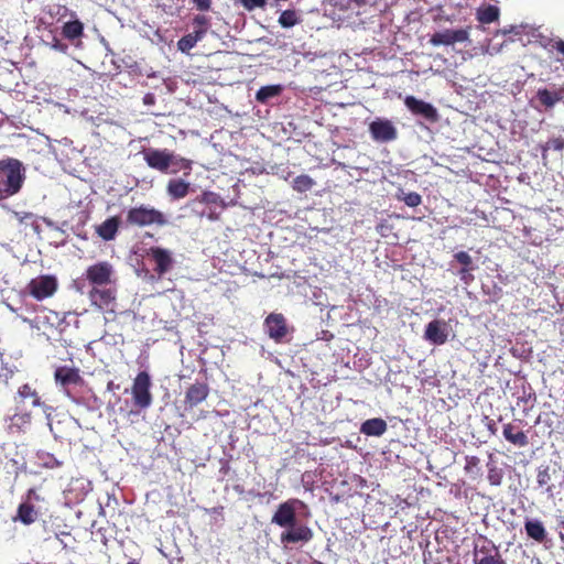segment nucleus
Instances as JSON below:
<instances>
[{"instance_id": "0eeeda50", "label": "nucleus", "mask_w": 564, "mask_h": 564, "mask_svg": "<svg viewBox=\"0 0 564 564\" xmlns=\"http://www.w3.org/2000/svg\"><path fill=\"white\" fill-rule=\"evenodd\" d=\"M369 133L373 141L388 143L398 138V130L389 119L377 118L369 123Z\"/></svg>"}, {"instance_id": "a19ab883", "label": "nucleus", "mask_w": 564, "mask_h": 564, "mask_svg": "<svg viewBox=\"0 0 564 564\" xmlns=\"http://www.w3.org/2000/svg\"><path fill=\"white\" fill-rule=\"evenodd\" d=\"M401 199L409 207H416L422 203V197L416 192L405 193Z\"/></svg>"}, {"instance_id": "bf43d9fd", "label": "nucleus", "mask_w": 564, "mask_h": 564, "mask_svg": "<svg viewBox=\"0 0 564 564\" xmlns=\"http://www.w3.org/2000/svg\"><path fill=\"white\" fill-rule=\"evenodd\" d=\"M128 564H139V562L135 560H132V561L128 562Z\"/></svg>"}, {"instance_id": "13d9d810", "label": "nucleus", "mask_w": 564, "mask_h": 564, "mask_svg": "<svg viewBox=\"0 0 564 564\" xmlns=\"http://www.w3.org/2000/svg\"><path fill=\"white\" fill-rule=\"evenodd\" d=\"M494 425H495V423H492V424H490V425H489V429H490V431H491L492 433H495Z\"/></svg>"}, {"instance_id": "c9c22d12", "label": "nucleus", "mask_w": 564, "mask_h": 564, "mask_svg": "<svg viewBox=\"0 0 564 564\" xmlns=\"http://www.w3.org/2000/svg\"><path fill=\"white\" fill-rule=\"evenodd\" d=\"M235 4H241L247 11L256 9H264L268 4L267 0H232Z\"/></svg>"}, {"instance_id": "e433bc0d", "label": "nucleus", "mask_w": 564, "mask_h": 564, "mask_svg": "<svg viewBox=\"0 0 564 564\" xmlns=\"http://www.w3.org/2000/svg\"><path fill=\"white\" fill-rule=\"evenodd\" d=\"M208 390H187L185 400L191 406L196 405L207 397Z\"/></svg>"}, {"instance_id": "f704fd0d", "label": "nucleus", "mask_w": 564, "mask_h": 564, "mask_svg": "<svg viewBox=\"0 0 564 564\" xmlns=\"http://www.w3.org/2000/svg\"><path fill=\"white\" fill-rule=\"evenodd\" d=\"M133 394L134 404L144 409L151 404L152 397L150 394V390H131Z\"/></svg>"}, {"instance_id": "5701e85b", "label": "nucleus", "mask_w": 564, "mask_h": 564, "mask_svg": "<svg viewBox=\"0 0 564 564\" xmlns=\"http://www.w3.org/2000/svg\"><path fill=\"white\" fill-rule=\"evenodd\" d=\"M524 529L527 535L539 543L546 539V530L543 523L539 520H527Z\"/></svg>"}, {"instance_id": "aec40b11", "label": "nucleus", "mask_w": 564, "mask_h": 564, "mask_svg": "<svg viewBox=\"0 0 564 564\" xmlns=\"http://www.w3.org/2000/svg\"><path fill=\"white\" fill-rule=\"evenodd\" d=\"M388 425L387 422L381 417H375L366 420L360 425V433L366 436H381L387 432Z\"/></svg>"}, {"instance_id": "ea45409f", "label": "nucleus", "mask_w": 564, "mask_h": 564, "mask_svg": "<svg viewBox=\"0 0 564 564\" xmlns=\"http://www.w3.org/2000/svg\"><path fill=\"white\" fill-rule=\"evenodd\" d=\"M193 26L207 33L210 28V20L204 14H197L193 18Z\"/></svg>"}, {"instance_id": "e2e57ef3", "label": "nucleus", "mask_w": 564, "mask_h": 564, "mask_svg": "<svg viewBox=\"0 0 564 564\" xmlns=\"http://www.w3.org/2000/svg\"><path fill=\"white\" fill-rule=\"evenodd\" d=\"M13 427H14V424H13V423L9 425L10 431H12V430H13Z\"/></svg>"}, {"instance_id": "cd10ccee", "label": "nucleus", "mask_w": 564, "mask_h": 564, "mask_svg": "<svg viewBox=\"0 0 564 564\" xmlns=\"http://www.w3.org/2000/svg\"><path fill=\"white\" fill-rule=\"evenodd\" d=\"M170 158H171L170 167H172L171 173H177L180 171H185V175L191 174L192 165H193L192 160L182 158L177 154H174L171 151H170Z\"/></svg>"}, {"instance_id": "393cba45", "label": "nucleus", "mask_w": 564, "mask_h": 564, "mask_svg": "<svg viewBox=\"0 0 564 564\" xmlns=\"http://www.w3.org/2000/svg\"><path fill=\"white\" fill-rule=\"evenodd\" d=\"M487 479L491 486H500L503 478V471L498 467L494 459V454H489V460L487 462Z\"/></svg>"}, {"instance_id": "72a5a7b5", "label": "nucleus", "mask_w": 564, "mask_h": 564, "mask_svg": "<svg viewBox=\"0 0 564 564\" xmlns=\"http://www.w3.org/2000/svg\"><path fill=\"white\" fill-rule=\"evenodd\" d=\"M300 22V18L295 10H284L279 17V23L282 28H292Z\"/></svg>"}, {"instance_id": "6e6552de", "label": "nucleus", "mask_w": 564, "mask_h": 564, "mask_svg": "<svg viewBox=\"0 0 564 564\" xmlns=\"http://www.w3.org/2000/svg\"><path fill=\"white\" fill-rule=\"evenodd\" d=\"M404 105L414 116L422 117L431 123H436L440 120L437 109L430 102L417 99L414 96H406Z\"/></svg>"}, {"instance_id": "603ef678", "label": "nucleus", "mask_w": 564, "mask_h": 564, "mask_svg": "<svg viewBox=\"0 0 564 564\" xmlns=\"http://www.w3.org/2000/svg\"><path fill=\"white\" fill-rule=\"evenodd\" d=\"M143 100H144V104L150 105V104H153L154 97H153V95H151V94H147V95L144 96V99H143Z\"/></svg>"}, {"instance_id": "a18cd8bd", "label": "nucleus", "mask_w": 564, "mask_h": 564, "mask_svg": "<svg viewBox=\"0 0 564 564\" xmlns=\"http://www.w3.org/2000/svg\"><path fill=\"white\" fill-rule=\"evenodd\" d=\"M177 46H178V50L182 51V52H188L189 50H192L195 44L193 43V41L191 40V37L186 34L184 35L178 42H177Z\"/></svg>"}, {"instance_id": "052dcab7", "label": "nucleus", "mask_w": 564, "mask_h": 564, "mask_svg": "<svg viewBox=\"0 0 564 564\" xmlns=\"http://www.w3.org/2000/svg\"><path fill=\"white\" fill-rule=\"evenodd\" d=\"M107 388H108V389L113 388V383L110 381V382L108 383V387H107Z\"/></svg>"}, {"instance_id": "6e6d98bb", "label": "nucleus", "mask_w": 564, "mask_h": 564, "mask_svg": "<svg viewBox=\"0 0 564 564\" xmlns=\"http://www.w3.org/2000/svg\"><path fill=\"white\" fill-rule=\"evenodd\" d=\"M443 406L442 409H449L451 406L445 403V400L441 399Z\"/></svg>"}, {"instance_id": "a878e982", "label": "nucleus", "mask_w": 564, "mask_h": 564, "mask_svg": "<svg viewBox=\"0 0 564 564\" xmlns=\"http://www.w3.org/2000/svg\"><path fill=\"white\" fill-rule=\"evenodd\" d=\"M15 401L25 409L28 406L34 408L41 404L40 397L37 395L35 390H18Z\"/></svg>"}, {"instance_id": "c85d7f7f", "label": "nucleus", "mask_w": 564, "mask_h": 564, "mask_svg": "<svg viewBox=\"0 0 564 564\" xmlns=\"http://www.w3.org/2000/svg\"><path fill=\"white\" fill-rule=\"evenodd\" d=\"M544 47L550 54H556V61L564 67V40L560 37L550 39Z\"/></svg>"}, {"instance_id": "3c124183", "label": "nucleus", "mask_w": 564, "mask_h": 564, "mask_svg": "<svg viewBox=\"0 0 564 564\" xmlns=\"http://www.w3.org/2000/svg\"><path fill=\"white\" fill-rule=\"evenodd\" d=\"M206 216L212 221H215V220L219 219V213H217L215 210H210Z\"/></svg>"}, {"instance_id": "f257e3e1", "label": "nucleus", "mask_w": 564, "mask_h": 564, "mask_svg": "<svg viewBox=\"0 0 564 564\" xmlns=\"http://www.w3.org/2000/svg\"><path fill=\"white\" fill-rule=\"evenodd\" d=\"M22 163L17 159L0 161V199L17 194L24 182Z\"/></svg>"}, {"instance_id": "1a4fd4ad", "label": "nucleus", "mask_w": 564, "mask_h": 564, "mask_svg": "<svg viewBox=\"0 0 564 564\" xmlns=\"http://www.w3.org/2000/svg\"><path fill=\"white\" fill-rule=\"evenodd\" d=\"M286 530L283 531L280 535V542L288 546L289 544H296V543H308L313 536L314 533L310 527L306 524H293L292 527L285 528Z\"/></svg>"}, {"instance_id": "2eb2a0df", "label": "nucleus", "mask_w": 564, "mask_h": 564, "mask_svg": "<svg viewBox=\"0 0 564 564\" xmlns=\"http://www.w3.org/2000/svg\"><path fill=\"white\" fill-rule=\"evenodd\" d=\"M54 379L57 384L63 387L83 384L80 370L72 365L56 367L54 371Z\"/></svg>"}, {"instance_id": "79ce46f5", "label": "nucleus", "mask_w": 564, "mask_h": 564, "mask_svg": "<svg viewBox=\"0 0 564 564\" xmlns=\"http://www.w3.org/2000/svg\"><path fill=\"white\" fill-rule=\"evenodd\" d=\"M151 384V378L148 371H141L134 379L132 388H149Z\"/></svg>"}, {"instance_id": "a211bd4d", "label": "nucleus", "mask_w": 564, "mask_h": 564, "mask_svg": "<svg viewBox=\"0 0 564 564\" xmlns=\"http://www.w3.org/2000/svg\"><path fill=\"white\" fill-rule=\"evenodd\" d=\"M120 227V218L112 216L107 218L100 225L95 227V232L105 241H111L116 238Z\"/></svg>"}, {"instance_id": "680f3d73", "label": "nucleus", "mask_w": 564, "mask_h": 564, "mask_svg": "<svg viewBox=\"0 0 564 564\" xmlns=\"http://www.w3.org/2000/svg\"><path fill=\"white\" fill-rule=\"evenodd\" d=\"M313 564H325V563H323V562H321V561L315 560V561L313 562Z\"/></svg>"}, {"instance_id": "4be33fe9", "label": "nucleus", "mask_w": 564, "mask_h": 564, "mask_svg": "<svg viewBox=\"0 0 564 564\" xmlns=\"http://www.w3.org/2000/svg\"><path fill=\"white\" fill-rule=\"evenodd\" d=\"M36 518L37 512L34 506L24 502L19 505L17 516L13 518V521H20L25 525H30L35 522Z\"/></svg>"}, {"instance_id": "4468645a", "label": "nucleus", "mask_w": 564, "mask_h": 564, "mask_svg": "<svg viewBox=\"0 0 564 564\" xmlns=\"http://www.w3.org/2000/svg\"><path fill=\"white\" fill-rule=\"evenodd\" d=\"M448 327L443 319H433L425 326L424 338L433 345H443L448 339Z\"/></svg>"}, {"instance_id": "8fccbe9b", "label": "nucleus", "mask_w": 564, "mask_h": 564, "mask_svg": "<svg viewBox=\"0 0 564 564\" xmlns=\"http://www.w3.org/2000/svg\"><path fill=\"white\" fill-rule=\"evenodd\" d=\"M194 34L195 37L198 39V41H202L205 35L207 34L206 32H204V30H200V29H194V31L192 32Z\"/></svg>"}, {"instance_id": "dca6fc26", "label": "nucleus", "mask_w": 564, "mask_h": 564, "mask_svg": "<svg viewBox=\"0 0 564 564\" xmlns=\"http://www.w3.org/2000/svg\"><path fill=\"white\" fill-rule=\"evenodd\" d=\"M521 421H512L503 424L502 435L507 442L518 447H525L529 445V437L522 430Z\"/></svg>"}, {"instance_id": "f03ea898", "label": "nucleus", "mask_w": 564, "mask_h": 564, "mask_svg": "<svg viewBox=\"0 0 564 564\" xmlns=\"http://www.w3.org/2000/svg\"><path fill=\"white\" fill-rule=\"evenodd\" d=\"M167 224L169 220L164 213L144 204L129 208L126 215V225L130 227H163Z\"/></svg>"}, {"instance_id": "f8f14e48", "label": "nucleus", "mask_w": 564, "mask_h": 564, "mask_svg": "<svg viewBox=\"0 0 564 564\" xmlns=\"http://www.w3.org/2000/svg\"><path fill=\"white\" fill-rule=\"evenodd\" d=\"M143 160L147 162V164L156 171H160L162 173H166L170 170V151L167 149H144L142 152Z\"/></svg>"}, {"instance_id": "7ed1b4c3", "label": "nucleus", "mask_w": 564, "mask_h": 564, "mask_svg": "<svg viewBox=\"0 0 564 564\" xmlns=\"http://www.w3.org/2000/svg\"><path fill=\"white\" fill-rule=\"evenodd\" d=\"M474 564H507L495 543L484 535H479L473 549Z\"/></svg>"}, {"instance_id": "c756f323", "label": "nucleus", "mask_w": 564, "mask_h": 564, "mask_svg": "<svg viewBox=\"0 0 564 564\" xmlns=\"http://www.w3.org/2000/svg\"><path fill=\"white\" fill-rule=\"evenodd\" d=\"M552 476L550 466H540L536 475V482L540 487H544L545 491L550 495L553 494L554 486L551 485Z\"/></svg>"}, {"instance_id": "4d7b16f0", "label": "nucleus", "mask_w": 564, "mask_h": 564, "mask_svg": "<svg viewBox=\"0 0 564 564\" xmlns=\"http://www.w3.org/2000/svg\"><path fill=\"white\" fill-rule=\"evenodd\" d=\"M35 494V490L34 489H30L29 492H28V496L31 497V495H34Z\"/></svg>"}, {"instance_id": "49530a36", "label": "nucleus", "mask_w": 564, "mask_h": 564, "mask_svg": "<svg viewBox=\"0 0 564 564\" xmlns=\"http://www.w3.org/2000/svg\"><path fill=\"white\" fill-rule=\"evenodd\" d=\"M198 11L205 12L212 9V0H192Z\"/></svg>"}, {"instance_id": "ddd939ff", "label": "nucleus", "mask_w": 564, "mask_h": 564, "mask_svg": "<svg viewBox=\"0 0 564 564\" xmlns=\"http://www.w3.org/2000/svg\"><path fill=\"white\" fill-rule=\"evenodd\" d=\"M93 305L102 311L113 312L116 301V290L111 288L94 286L88 293Z\"/></svg>"}, {"instance_id": "5fc2aeb1", "label": "nucleus", "mask_w": 564, "mask_h": 564, "mask_svg": "<svg viewBox=\"0 0 564 564\" xmlns=\"http://www.w3.org/2000/svg\"><path fill=\"white\" fill-rule=\"evenodd\" d=\"M522 392H523V394H525V390H522ZM531 397H532V393H529L528 397L522 395V397H519V398L528 401L529 399H531Z\"/></svg>"}, {"instance_id": "b1692460", "label": "nucleus", "mask_w": 564, "mask_h": 564, "mask_svg": "<svg viewBox=\"0 0 564 564\" xmlns=\"http://www.w3.org/2000/svg\"><path fill=\"white\" fill-rule=\"evenodd\" d=\"M282 91L283 86L280 84L262 86L256 94V100L260 104H267L270 99L280 96Z\"/></svg>"}, {"instance_id": "473e14b6", "label": "nucleus", "mask_w": 564, "mask_h": 564, "mask_svg": "<svg viewBox=\"0 0 564 564\" xmlns=\"http://www.w3.org/2000/svg\"><path fill=\"white\" fill-rule=\"evenodd\" d=\"M464 470L466 474L473 476L474 478L480 476L481 475L480 459L477 456L467 455L465 457Z\"/></svg>"}, {"instance_id": "6ab92c4d", "label": "nucleus", "mask_w": 564, "mask_h": 564, "mask_svg": "<svg viewBox=\"0 0 564 564\" xmlns=\"http://www.w3.org/2000/svg\"><path fill=\"white\" fill-rule=\"evenodd\" d=\"M536 98L539 102L545 108H552L558 101L564 99V87H557L553 90L547 88H540L536 91Z\"/></svg>"}, {"instance_id": "39448f33", "label": "nucleus", "mask_w": 564, "mask_h": 564, "mask_svg": "<svg viewBox=\"0 0 564 564\" xmlns=\"http://www.w3.org/2000/svg\"><path fill=\"white\" fill-rule=\"evenodd\" d=\"M58 289V281L55 275L42 274L31 279L26 284L24 293L36 301H43L52 297Z\"/></svg>"}, {"instance_id": "9b49d317", "label": "nucleus", "mask_w": 564, "mask_h": 564, "mask_svg": "<svg viewBox=\"0 0 564 564\" xmlns=\"http://www.w3.org/2000/svg\"><path fill=\"white\" fill-rule=\"evenodd\" d=\"M112 273V265L107 261H101L89 265L85 274L94 286H104L111 282Z\"/></svg>"}, {"instance_id": "423d86ee", "label": "nucleus", "mask_w": 564, "mask_h": 564, "mask_svg": "<svg viewBox=\"0 0 564 564\" xmlns=\"http://www.w3.org/2000/svg\"><path fill=\"white\" fill-rule=\"evenodd\" d=\"M265 334L275 344L289 343V335L292 327L289 326L286 318L282 313H270L263 322Z\"/></svg>"}, {"instance_id": "c03bdc74", "label": "nucleus", "mask_w": 564, "mask_h": 564, "mask_svg": "<svg viewBox=\"0 0 564 564\" xmlns=\"http://www.w3.org/2000/svg\"><path fill=\"white\" fill-rule=\"evenodd\" d=\"M455 260L463 265V268H474L473 259L466 251H459L454 254Z\"/></svg>"}, {"instance_id": "412c9836", "label": "nucleus", "mask_w": 564, "mask_h": 564, "mask_svg": "<svg viewBox=\"0 0 564 564\" xmlns=\"http://www.w3.org/2000/svg\"><path fill=\"white\" fill-rule=\"evenodd\" d=\"M191 184L182 178H172L167 182L166 193L176 200L186 197L189 193Z\"/></svg>"}, {"instance_id": "9d476101", "label": "nucleus", "mask_w": 564, "mask_h": 564, "mask_svg": "<svg viewBox=\"0 0 564 564\" xmlns=\"http://www.w3.org/2000/svg\"><path fill=\"white\" fill-rule=\"evenodd\" d=\"M469 41V28L451 30L446 29L442 32H435L430 37V43L433 46L453 45L455 43H463Z\"/></svg>"}, {"instance_id": "20e7f679", "label": "nucleus", "mask_w": 564, "mask_h": 564, "mask_svg": "<svg viewBox=\"0 0 564 564\" xmlns=\"http://www.w3.org/2000/svg\"><path fill=\"white\" fill-rule=\"evenodd\" d=\"M306 508L307 506L304 501L297 498H290L276 507L271 522L284 529L292 527L297 522V510Z\"/></svg>"}, {"instance_id": "58836bf2", "label": "nucleus", "mask_w": 564, "mask_h": 564, "mask_svg": "<svg viewBox=\"0 0 564 564\" xmlns=\"http://www.w3.org/2000/svg\"><path fill=\"white\" fill-rule=\"evenodd\" d=\"M196 200L203 204H218L221 207H225L220 197L213 192H204L199 197L196 198Z\"/></svg>"}, {"instance_id": "864d4df0", "label": "nucleus", "mask_w": 564, "mask_h": 564, "mask_svg": "<svg viewBox=\"0 0 564 564\" xmlns=\"http://www.w3.org/2000/svg\"><path fill=\"white\" fill-rule=\"evenodd\" d=\"M187 35L191 37V40L193 41V43H194L195 45L197 44V42H199V41H198V39H197V37H195V36H194V34H193L192 32H191V33H188Z\"/></svg>"}, {"instance_id": "4c0bfd02", "label": "nucleus", "mask_w": 564, "mask_h": 564, "mask_svg": "<svg viewBox=\"0 0 564 564\" xmlns=\"http://www.w3.org/2000/svg\"><path fill=\"white\" fill-rule=\"evenodd\" d=\"M550 149H553L555 151H563L564 150V139L561 137L553 138V139H550L544 145H542L543 158L545 156V152Z\"/></svg>"}, {"instance_id": "de8ad7c7", "label": "nucleus", "mask_w": 564, "mask_h": 564, "mask_svg": "<svg viewBox=\"0 0 564 564\" xmlns=\"http://www.w3.org/2000/svg\"><path fill=\"white\" fill-rule=\"evenodd\" d=\"M471 270H474V268H462L458 271L460 280L465 283H469L474 279L473 274L470 273Z\"/></svg>"}, {"instance_id": "2f4dec72", "label": "nucleus", "mask_w": 564, "mask_h": 564, "mask_svg": "<svg viewBox=\"0 0 564 564\" xmlns=\"http://www.w3.org/2000/svg\"><path fill=\"white\" fill-rule=\"evenodd\" d=\"M314 185H315V181L306 174L296 176L293 180V184H292L293 189L299 193H305V192L312 189Z\"/></svg>"}, {"instance_id": "7c9ffc66", "label": "nucleus", "mask_w": 564, "mask_h": 564, "mask_svg": "<svg viewBox=\"0 0 564 564\" xmlns=\"http://www.w3.org/2000/svg\"><path fill=\"white\" fill-rule=\"evenodd\" d=\"M499 9L496 6H487L484 9H479L477 12V19L480 23H491L498 20Z\"/></svg>"}, {"instance_id": "bb28decb", "label": "nucleus", "mask_w": 564, "mask_h": 564, "mask_svg": "<svg viewBox=\"0 0 564 564\" xmlns=\"http://www.w3.org/2000/svg\"><path fill=\"white\" fill-rule=\"evenodd\" d=\"M62 34L69 41L79 39L84 34V24L79 20L68 21L63 25Z\"/></svg>"}, {"instance_id": "37998d69", "label": "nucleus", "mask_w": 564, "mask_h": 564, "mask_svg": "<svg viewBox=\"0 0 564 564\" xmlns=\"http://www.w3.org/2000/svg\"><path fill=\"white\" fill-rule=\"evenodd\" d=\"M47 13L54 18V17H58L59 19L61 18H65L68 13V9L66 6H62V4H52V6H48V10H47Z\"/></svg>"}, {"instance_id": "09e8293b", "label": "nucleus", "mask_w": 564, "mask_h": 564, "mask_svg": "<svg viewBox=\"0 0 564 564\" xmlns=\"http://www.w3.org/2000/svg\"><path fill=\"white\" fill-rule=\"evenodd\" d=\"M43 465L47 468H57L62 466V463L57 460L54 456L47 455Z\"/></svg>"}, {"instance_id": "f3484780", "label": "nucleus", "mask_w": 564, "mask_h": 564, "mask_svg": "<svg viewBox=\"0 0 564 564\" xmlns=\"http://www.w3.org/2000/svg\"><path fill=\"white\" fill-rule=\"evenodd\" d=\"M149 254L155 262L154 271L160 276L165 274L169 270H171L173 265V258L169 250L160 247H152L149 250Z\"/></svg>"}]
</instances>
